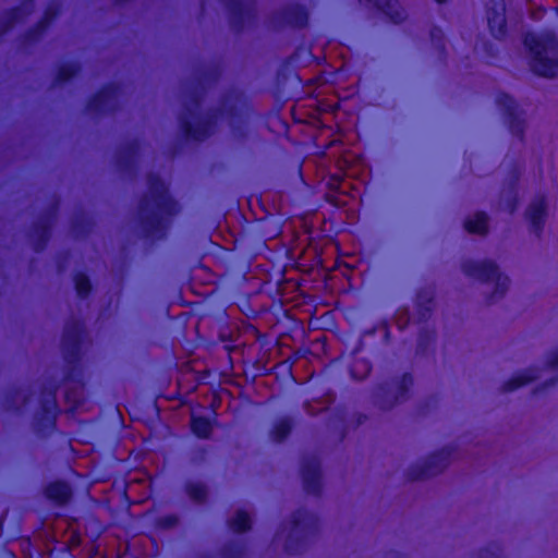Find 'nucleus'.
I'll return each instance as SVG.
<instances>
[{"mask_svg": "<svg viewBox=\"0 0 558 558\" xmlns=\"http://www.w3.org/2000/svg\"><path fill=\"white\" fill-rule=\"evenodd\" d=\"M207 454H208V449L206 447H199L195 451V454L193 457V461L202 462V461H204L206 459Z\"/></svg>", "mask_w": 558, "mask_h": 558, "instance_id": "nucleus-49", "label": "nucleus"}, {"mask_svg": "<svg viewBox=\"0 0 558 558\" xmlns=\"http://www.w3.org/2000/svg\"><path fill=\"white\" fill-rule=\"evenodd\" d=\"M537 371L533 368H526L512 375L510 378L505 380L501 385L504 392L514 391L523 386H526L537 379Z\"/></svg>", "mask_w": 558, "mask_h": 558, "instance_id": "nucleus-26", "label": "nucleus"}, {"mask_svg": "<svg viewBox=\"0 0 558 558\" xmlns=\"http://www.w3.org/2000/svg\"><path fill=\"white\" fill-rule=\"evenodd\" d=\"M81 71V66L76 62H63L56 72L54 84L63 85L75 78Z\"/></svg>", "mask_w": 558, "mask_h": 558, "instance_id": "nucleus-30", "label": "nucleus"}, {"mask_svg": "<svg viewBox=\"0 0 558 558\" xmlns=\"http://www.w3.org/2000/svg\"><path fill=\"white\" fill-rule=\"evenodd\" d=\"M343 179L340 174H332L328 179L327 185L330 190L340 191Z\"/></svg>", "mask_w": 558, "mask_h": 558, "instance_id": "nucleus-46", "label": "nucleus"}, {"mask_svg": "<svg viewBox=\"0 0 558 558\" xmlns=\"http://www.w3.org/2000/svg\"><path fill=\"white\" fill-rule=\"evenodd\" d=\"M60 381L50 378L40 386L39 409L34 415L33 427L40 437H46L57 428V418L61 410L57 402Z\"/></svg>", "mask_w": 558, "mask_h": 558, "instance_id": "nucleus-5", "label": "nucleus"}, {"mask_svg": "<svg viewBox=\"0 0 558 558\" xmlns=\"http://www.w3.org/2000/svg\"><path fill=\"white\" fill-rule=\"evenodd\" d=\"M392 341L391 325L388 318H379L371 326L361 330L359 338L352 343L353 354L368 351L369 356L378 357Z\"/></svg>", "mask_w": 558, "mask_h": 558, "instance_id": "nucleus-7", "label": "nucleus"}, {"mask_svg": "<svg viewBox=\"0 0 558 558\" xmlns=\"http://www.w3.org/2000/svg\"><path fill=\"white\" fill-rule=\"evenodd\" d=\"M434 290L422 288L415 293V306L420 322H427L435 305Z\"/></svg>", "mask_w": 558, "mask_h": 558, "instance_id": "nucleus-25", "label": "nucleus"}, {"mask_svg": "<svg viewBox=\"0 0 558 558\" xmlns=\"http://www.w3.org/2000/svg\"><path fill=\"white\" fill-rule=\"evenodd\" d=\"M148 194L138 203V222L143 236L150 241L167 238L173 217L179 213L178 203L158 174L147 175Z\"/></svg>", "mask_w": 558, "mask_h": 558, "instance_id": "nucleus-1", "label": "nucleus"}, {"mask_svg": "<svg viewBox=\"0 0 558 558\" xmlns=\"http://www.w3.org/2000/svg\"><path fill=\"white\" fill-rule=\"evenodd\" d=\"M501 553L500 544L492 542L477 550L476 558H501Z\"/></svg>", "mask_w": 558, "mask_h": 558, "instance_id": "nucleus-43", "label": "nucleus"}, {"mask_svg": "<svg viewBox=\"0 0 558 558\" xmlns=\"http://www.w3.org/2000/svg\"><path fill=\"white\" fill-rule=\"evenodd\" d=\"M486 15L490 35L497 39L505 38L508 33L505 0H489Z\"/></svg>", "mask_w": 558, "mask_h": 558, "instance_id": "nucleus-19", "label": "nucleus"}, {"mask_svg": "<svg viewBox=\"0 0 558 558\" xmlns=\"http://www.w3.org/2000/svg\"><path fill=\"white\" fill-rule=\"evenodd\" d=\"M19 396H20V388L13 387L9 390L5 399H7L8 403H13L14 399L17 398Z\"/></svg>", "mask_w": 558, "mask_h": 558, "instance_id": "nucleus-51", "label": "nucleus"}, {"mask_svg": "<svg viewBox=\"0 0 558 558\" xmlns=\"http://www.w3.org/2000/svg\"><path fill=\"white\" fill-rule=\"evenodd\" d=\"M60 12H61V7L59 3L57 2H51L49 3L44 12H43V15L37 21L39 23H41V25L44 27H46L47 29L49 28V26L57 20V17L60 15Z\"/></svg>", "mask_w": 558, "mask_h": 558, "instance_id": "nucleus-40", "label": "nucleus"}, {"mask_svg": "<svg viewBox=\"0 0 558 558\" xmlns=\"http://www.w3.org/2000/svg\"><path fill=\"white\" fill-rule=\"evenodd\" d=\"M184 490L186 495L195 502L203 504L207 499V487L197 482H187L184 485Z\"/></svg>", "mask_w": 558, "mask_h": 558, "instance_id": "nucleus-36", "label": "nucleus"}, {"mask_svg": "<svg viewBox=\"0 0 558 558\" xmlns=\"http://www.w3.org/2000/svg\"><path fill=\"white\" fill-rule=\"evenodd\" d=\"M303 489L306 494L319 497L323 493L320 462L316 457L305 458L300 468Z\"/></svg>", "mask_w": 558, "mask_h": 558, "instance_id": "nucleus-18", "label": "nucleus"}, {"mask_svg": "<svg viewBox=\"0 0 558 558\" xmlns=\"http://www.w3.org/2000/svg\"><path fill=\"white\" fill-rule=\"evenodd\" d=\"M245 554V544L236 541L225 543L219 550L220 558H244Z\"/></svg>", "mask_w": 558, "mask_h": 558, "instance_id": "nucleus-35", "label": "nucleus"}, {"mask_svg": "<svg viewBox=\"0 0 558 558\" xmlns=\"http://www.w3.org/2000/svg\"><path fill=\"white\" fill-rule=\"evenodd\" d=\"M141 150V142L136 138L128 141L119 147L114 163L122 175L132 177L137 172Z\"/></svg>", "mask_w": 558, "mask_h": 558, "instance_id": "nucleus-16", "label": "nucleus"}, {"mask_svg": "<svg viewBox=\"0 0 558 558\" xmlns=\"http://www.w3.org/2000/svg\"><path fill=\"white\" fill-rule=\"evenodd\" d=\"M116 5L122 7L126 3L131 2L132 0H112Z\"/></svg>", "mask_w": 558, "mask_h": 558, "instance_id": "nucleus-54", "label": "nucleus"}, {"mask_svg": "<svg viewBox=\"0 0 558 558\" xmlns=\"http://www.w3.org/2000/svg\"><path fill=\"white\" fill-rule=\"evenodd\" d=\"M435 339H436L435 331L422 329L420 331L418 338H417L416 352L425 353L428 350L429 345L435 342Z\"/></svg>", "mask_w": 558, "mask_h": 558, "instance_id": "nucleus-42", "label": "nucleus"}, {"mask_svg": "<svg viewBox=\"0 0 558 558\" xmlns=\"http://www.w3.org/2000/svg\"><path fill=\"white\" fill-rule=\"evenodd\" d=\"M454 452L456 447L453 445L433 451L424 460L409 466L405 473L407 480L415 482L441 474L449 466Z\"/></svg>", "mask_w": 558, "mask_h": 558, "instance_id": "nucleus-10", "label": "nucleus"}, {"mask_svg": "<svg viewBox=\"0 0 558 558\" xmlns=\"http://www.w3.org/2000/svg\"><path fill=\"white\" fill-rule=\"evenodd\" d=\"M359 2L376 8L393 24H401L405 19L403 11L398 8L397 0H359Z\"/></svg>", "mask_w": 558, "mask_h": 558, "instance_id": "nucleus-23", "label": "nucleus"}, {"mask_svg": "<svg viewBox=\"0 0 558 558\" xmlns=\"http://www.w3.org/2000/svg\"><path fill=\"white\" fill-rule=\"evenodd\" d=\"M519 180V173H515L513 177L512 185L514 186L517 184V181Z\"/></svg>", "mask_w": 558, "mask_h": 558, "instance_id": "nucleus-56", "label": "nucleus"}, {"mask_svg": "<svg viewBox=\"0 0 558 558\" xmlns=\"http://www.w3.org/2000/svg\"><path fill=\"white\" fill-rule=\"evenodd\" d=\"M310 20L308 10L299 3L288 4L272 13L270 21L275 26H290L292 28H304Z\"/></svg>", "mask_w": 558, "mask_h": 558, "instance_id": "nucleus-15", "label": "nucleus"}, {"mask_svg": "<svg viewBox=\"0 0 558 558\" xmlns=\"http://www.w3.org/2000/svg\"><path fill=\"white\" fill-rule=\"evenodd\" d=\"M62 380L64 381L63 378H62ZM65 383H68V381L65 380ZM72 383L78 384L80 387L70 386V385L66 386L65 390H64V400H65V402L72 404V411H74L82 402V400L80 398V389L83 387L82 373L80 374L78 379L76 381H72Z\"/></svg>", "mask_w": 558, "mask_h": 558, "instance_id": "nucleus-37", "label": "nucleus"}, {"mask_svg": "<svg viewBox=\"0 0 558 558\" xmlns=\"http://www.w3.org/2000/svg\"><path fill=\"white\" fill-rule=\"evenodd\" d=\"M546 366L558 369V349L551 351L546 360Z\"/></svg>", "mask_w": 558, "mask_h": 558, "instance_id": "nucleus-47", "label": "nucleus"}, {"mask_svg": "<svg viewBox=\"0 0 558 558\" xmlns=\"http://www.w3.org/2000/svg\"><path fill=\"white\" fill-rule=\"evenodd\" d=\"M366 416L364 415H360L359 418H357V424H362L363 420L362 418H365Z\"/></svg>", "mask_w": 558, "mask_h": 558, "instance_id": "nucleus-57", "label": "nucleus"}, {"mask_svg": "<svg viewBox=\"0 0 558 558\" xmlns=\"http://www.w3.org/2000/svg\"><path fill=\"white\" fill-rule=\"evenodd\" d=\"M429 38L435 47V49L438 51L439 56L445 57L447 53L446 50V39L445 34L441 27L434 25L429 29Z\"/></svg>", "mask_w": 558, "mask_h": 558, "instance_id": "nucleus-39", "label": "nucleus"}, {"mask_svg": "<svg viewBox=\"0 0 558 558\" xmlns=\"http://www.w3.org/2000/svg\"><path fill=\"white\" fill-rule=\"evenodd\" d=\"M557 383H558V377H553L550 379H547L533 390V395L542 393V392L546 391L548 388L555 386Z\"/></svg>", "mask_w": 558, "mask_h": 558, "instance_id": "nucleus-45", "label": "nucleus"}, {"mask_svg": "<svg viewBox=\"0 0 558 558\" xmlns=\"http://www.w3.org/2000/svg\"><path fill=\"white\" fill-rule=\"evenodd\" d=\"M28 14L22 5H15L4 12L3 19L0 22L1 32L10 31L15 24L21 22L23 17Z\"/></svg>", "mask_w": 558, "mask_h": 558, "instance_id": "nucleus-31", "label": "nucleus"}, {"mask_svg": "<svg viewBox=\"0 0 558 558\" xmlns=\"http://www.w3.org/2000/svg\"><path fill=\"white\" fill-rule=\"evenodd\" d=\"M121 498H122V501L128 506V507H131L132 505L135 504L134 500H132L128 494V485L126 483L124 484L123 488H122V492H121Z\"/></svg>", "mask_w": 558, "mask_h": 558, "instance_id": "nucleus-50", "label": "nucleus"}, {"mask_svg": "<svg viewBox=\"0 0 558 558\" xmlns=\"http://www.w3.org/2000/svg\"><path fill=\"white\" fill-rule=\"evenodd\" d=\"M220 77L221 69L218 65L197 71L194 85L187 94L184 113L179 120L181 134L186 141L202 142L211 135L216 124L215 114L203 117L197 122H194L193 119L202 107L207 89L215 85Z\"/></svg>", "mask_w": 558, "mask_h": 558, "instance_id": "nucleus-2", "label": "nucleus"}, {"mask_svg": "<svg viewBox=\"0 0 558 558\" xmlns=\"http://www.w3.org/2000/svg\"><path fill=\"white\" fill-rule=\"evenodd\" d=\"M228 524L233 532L245 533L252 529V519L245 510H238Z\"/></svg>", "mask_w": 558, "mask_h": 558, "instance_id": "nucleus-34", "label": "nucleus"}, {"mask_svg": "<svg viewBox=\"0 0 558 558\" xmlns=\"http://www.w3.org/2000/svg\"><path fill=\"white\" fill-rule=\"evenodd\" d=\"M292 428V420L290 417H281L274 423L270 434L275 441L281 442L290 436Z\"/></svg>", "mask_w": 558, "mask_h": 558, "instance_id": "nucleus-32", "label": "nucleus"}, {"mask_svg": "<svg viewBox=\"0 0 558 558\" xmlns=\"http://www.w3.org/2000/svg\"><path fill=\"white\" fill-rule=\"evenodd\" d=\"M230 26L234 33L244 31L247 22L255 19V0H226Z\"/></svg>", "mask_w": 558, "mask_h": 558, "instance_id": "nucleus-17", "label": "nucleus"}, {"mask_svg": "<svg viewBox=\"0 0 558 558\" xmlns=\"http://www.w3.org/2000/svg\"><path fill=\"white\" fill-rule=\"evenodd\" d=\"M213 416H203L197 414H191L190 417V430L198 439H209L213 435L214 427L217 423V412L213 408Z\"/></svg>", "mask_w": 558, "mask_h": 558, "instance_id": "nucleus-22", "label": "nucleus"}, {"mask_svg": "<svg viewBox=\"0 0 558 558\" xmlns=\"http://www.w3.org/2000/svg\"><path fill=\"white\" fill-rule=\"evenodd\" d=\"M413 385L414 378L410 372H404L391 381L380 383L374 390V403L380 410H391L409 398Z\"/></svg>", "mask_w": 558, "mask_h": 558, "instance_id": "nucleus-9", "label": "nucleus"}, {"mask_svg": "<svg viewBox=\"0 0 558 558\" xmlns=\"http://www.w3.org/2000/svg\"><path fill=\"white\" fill-rule=\"evenodd\" d=\"M85 337V325L81 319L66 322L62 332L61 345L65 368L63 379L76 381L81 374L82 345Z\"/></svg>", "mask_w": 558, "mask_h": 558, "instance_id": "nucleus-3", "label": "nucleus"}, {"mask_svg": "<svg viewBox=\"0 0 558 558\" xmlns=\"http://www.w3.org/2000/svg\"><path fill=\"white\" fill-rule=\"evenodd\" d=\"M546 215V201L544 197L534 199L526 209L530 228L536 236H541L544 231Z\"/></svg>", "mask_w": 558, "mask_h": 558, "instance_id": "nucleus-21", "label": "nucleus"}, {"mask_svg": "<svg viewBox=\"0 0 558 558\" xmlns=\"http://www.w3.org/2000/svg\"><path fill=\"white\" fill-rule=\"evenodd\" d=\"M44 495L54 505L64 506L71 500L72 490L66 482L57 480L44 487Z\"/></svg>", "mask_w": 558, "mask_h": 558, "instance_id": "nucleus-24", "label": "nucleus"}, {"mask_svg": "<svg viewBox=\"0 0 558 558\" xmlns=\"http://www.w3.org/2000/svg\"><path fill=\"white\" fill-rule=\"evenodd\" d=\"M523 45L531 54L530 68L534 74L543 77H555L558 74V59L546 56V43L542 37L526 32Z\"/></svg>", "mask_w": 558, "mask_h": 558, "instance_id": "nucleus-11", "label": "nucleus"}, {"mask_svg": "<svg viewBox=\"0 0 558 558\" xmlns=\"http://www.w3.org/2000/svg\"><path fill=\"white\" fill-rule=\"evenodd\" d=\"M495 102L501 111L510 133L518 137L520 142H523L525 121L521 118L514 98L505 92H500L496 95Z\"/></svg>", "mask_w": 558, "mask_h": 558, "instance_id": "nucleus-14", "label": "nucleus"}, {"mask_svg": "<svg viewBox=\"0 0 558 558\" xmlns=\"http://www.w3.org/2000/svg\"><path fill=\"white\" fill-rule=\"evenodd\" d=\"M316 343H320L322 345V350L325 352L326 351V344H327V337L326 336H322L319 338H317L315 340Z\"/></svg>", "mask_w": 558, "mask_h": 558, "instance_id": "nucleus-53", "label": "nucleus"}, {"mask_svg": "<svg viewBox=\"0 0 558 558\" xmlns=\"http://www.w3.org/2000/svg\"><path fill=\"white\" fill-rule=\"evenodd\" d=\"M23 401L26 403L28 401V396H26Z\"/></svg>", "mask_w": 558, "mask_h": 558, "instance_id": "nucleus-59", "label": "nucleus"}, {"mask_svg": "<svg viewBox=\"0 0 558 558\" xmlns=\"http://www.w3.org/2000/svg\"><path fill=\"white\" fill-rule=\"evenodd\" d=\"M73 282L75 292L81 300H85L92 294L93 284L86 272H75L73 276Z\"/></svg>", "mask_w": 558, "mask_h": 558, "instance_id": "nucleus-33", "label": "nucleus"}, {"mask_svg": "<svg viewBox=\"0 0 558 558\" xmlns=\"http://www.w3.org/2000/svg\"><path fill=\"white\" fill-rule=\"evenodd\" d=\"M461 270L466 277L481 282H495L494 291L487 298L488 303L495 298L504 296L508 290L509 278L500 272L497 264L492 260L466 259L461 263Z\"/></svg>", "mask_w": 558, "mask_h": 558, "instance_id": "nucleus-8", "label": "nucleus"}, {"mask_svg": "<svg viewBox=\"0 0 558 558\" xmlns=\"http://www.w3.org/2000/svg\"><path fill=\"white\" fill-rule=\"evenodd\" d=\"M180 518L175 513H167L155 519V526L159 530H171L179 525Z\"/></svg>", "mask_w": 558, "mask_h": 558, "instance_id": "nucleus-41", "label": "nucleus"}, {"mask_svg": "<svg viewBox=\"0 0 558 558\" xmlns=\"http://www.w3.org/2000/svg\"><path fill=\"white\" fill-rule=\"evenodd\" d=\"M217 112L228 119L231 132L238 140L246 137L251 106L242 90L230 88L225 92Z\"/></svg>", "mask_w": 558, "mask_h": 558, "instance_id": "nucleus-4", "label": "nucleus"}, {"mask_svg": "<svg viewBox=\"0 0 558 558\" xmlns=\"http://www.w3.org/2000/svg\"><path fill=\"white\" fill-rule=\"evenodd\" d=\"M47 31L41 23L36 22L23 34V43L27 46H33L41 40Z\"/></svg>", "mask_w": 558, "mask_h": 558, "instance_id": "nucleus-38", "label": "nucleus"}, {"mask_svg": "<svg viewBox=\"0 0 558 558\" xmlns=\"http://www.w3.org/2000/svg\"><path fill=\"white\" fill-rule=\"evenodd\" d=\"M298 359L299 352H295L293 356H289L288 359L276 363L272 366V372L276 377L283 383H294L295 377L293 375V365Z\"/></svg>", "mask_w": 558, "mask_h": 558, "instance_id": "nucleus-28", "label": "nucleus"}, {"mask_svg": "<svg viewBox=\"0 0 558 558\" xmlns=\"http://www.w3.org/2000/svg\"><path fill=\"white\" fill-rule=\"evenodd\" d=\"M121 88L116 83L102 85L86 104V110L95 116L112 114L119 109Z\"/></svg>", "mask_w": 558, "mask_h": 558, "instance_id": "nucleus-12", "label": "nucleus"}, {"mask_svg": "<svg viewBox=\"0 0 558 558\" xmlns=\"http://www.w3.org/2000/svg\"><path fill=\"white\" fill-rule=\"evenodd\" d=\"M70 257H71V252L69 250H64V251H61L58 253V255H57L58 272H63L65 270Z\"/></svg>", "mask_w": 558, "mask_h": 558, "instance_id": "nucleus-44", "label": "nucleus"}, {"mask_svg": "<svg viewBox=\"0 0 558 558\" xmlns=\"http://www.w3.org/2000/svg\"><path fill=\"white\" fill-rule=\"evenodd\" d=\"M463 227L471 234L485 235L488 232V216L485 211H477L464 220Z\"/></svg>", "mask_w": 558, "mask_h": 558, "instance_id": "nucleus-29", "label": "nucleus"}, {"mask_svg": "<svg viewBox=\"0 0 558 558\" xmlns=\"http://www.w3.org/2000/svg\"><path fill=\"white\" fill-rule=\"evenodd\" d=\"M390 554L393 556V558H407L405 555L400 551H392Z\"/></svg>", "mask_w": 558, "mask_h": 558, "instance_id": "nucleus-55", "label": "nucleus"}, {"mask_svg": "<svg viewBox=\"0 0 558 558\" xmlns=\"http://www.w3.org/2000/svg\"><path fill=\"white\" fill-rule=\"evenodd\" d=\"M435 2L439 3V4H444L446 3L448 0H434Z\"/></svg>", "mask_w": 558, "mask_h": 558, "instance_id": "nucleus-58", "label": "nucleus"}, {"mask_svg": "<svg viewBox=\"0 0 558 558\" xmlns=\"http://www.w3.org/2000/svg\"><path fill=\"white\" fill-rule=\"evenodd\" d=\"M94 221L83 210L75 214L71 220V232L76 239H86L93 231Z\"/></svg>", "mask_w": 558, "mask_h": 558, "instance_id": "nucleus-27", "label": "nucleus"}, {"mask_svg": "<svg viewBox=\"0 0 558 558\" xmlns=\"http://www.w3.org/2000/svg\"><path fill=\"white\" fill-rule=\"evenodd\" d=\"M351 349L352 343L347 340L344 342V349L338 360L350 359L348 365L350 376L355 380H364L371 375L373 371V362L371 361L369 356H361L362 353L353 354Z\"/></svg>", "mask_w": 558, "mask_h": 558, "instance_id": "nucleus-20", "label": "nucleus"}, {"mask_svg": "<svg viewBox=\"0 0 558 558\" xmlns=\"http://www.w3.org/2000/svg\"><path fill=\"white\" fill-rule=\"evenodd\" d=\"M518 205H519V197L515 193L513 195H511L510 197H508L506 201V206L510 214H513L517 210Z\"/></svg>", "mask_w": 558, "mask_h": 558, "instance_id": "nucleus-48", "label": "nucleus"}, {"mask_svg": "<svg viewBox=\"0 0 558 558\" xmlns=\"http://www.w3.org/2000/svg\"><path fill=\"white\" fill-rule=\"evenodd\" d=\"M289 523L290 531L283 549L288 555H298L304 549L310 536L318 531L319 519L301 507L291 513Z\"/></svg>", "mask_w": 558, "mask_h": 558, "instance_id": "nucleus-6", "label": "nucleus"}, {"mask_svg": "<svg viewBox=\"0 0 558 558\" xmlns=\"http://www.w3.org/2000/svg\"><path fill=\"white\" fill-rule=\"evenodd\" d=\"M34 1L35 0H22L21 5L25 9V11H27L29 13L34 7Z\"/></svg>", "mask_w": 558, "mask_h": 558, "instance_id": "nucleus-52", "label": "nucleus"}, {"mask_svg": "<svg viewBox=\"0 0 558 558\" xmlns=\"http://www.w3.org/2000/svg\"><path fill=\"white\" fill-rule=\"evenodd\" d=\"M59 211V203L56 202L50 205L48 210L40 217V219L33 223L31 230V241L33 250L36 253L44 252L51 239L52 229Z\"/></svg>", "mask_w": 558, "mask_h": 558, "instance_id": "nucleus-13", "label": "nucleus"}]
</instances>
